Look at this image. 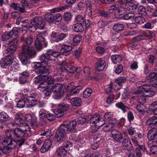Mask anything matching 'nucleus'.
I'll return each instance as SVG.
<instances>
[{"label":"nucleus","instance_id":"774afa93","mask_svg":"<svg viewBox=\"0 0 157 157\" xmlns=\"http://www.w3.org/2000/svg\"><path fill=\"white\" fill-rule=\"evenodd\" d=\"M40 117L44 119L46 117L47 114L45 111L43 109H41L39 113Z\"/></svg>","mask_w":157,"mask_h":157},{"label":"nucleus","instance_id":"680f3d73","mask_svg":"<svg viewBox=\"0 0 157 157\" xmlns=\"http://www.w3.org/2000/svg\"><path fill=\"white\" fill-rule=\"evenodd\" d=\"M135 21L136 23L141 24L145 21V19L142 17H137L135 19Z\"/></svg>","mask_w":157,"mask_h":157},{"label":"nucleus","instance_id":"603ef678","mask_svg":"<svg viewBox=\"0 0 157 157\" xmlns=\"http://www.w3.org/2000/svg\"><path fill=\"white\" fill-rule=\"evenodd\" d=\"M12 7L14 9L17 10L18 11H20L21 12L23 13H25V10L24 7H21L18 6L17 5L15 4V3H13L12 5Z\"/></svg>","mask_w":157,"mask_h":157},{"label":"nucleus","instance_id":"ddd939ff","mask_svg":"<svg viewBox=\"0 0 157 157\" xmlns=\"http://www.w3.org/2000/svg\"><path fill=\"white\" fill-rule=\"evenodd\" d=\"M35 45L37 49H40L42 47H46L47 44L45 42L44 37L41 35H39L37 36Z\"/></svg>","mask_w":157,"mask_h":157},{"label":"nucleus","instance_id":"c9c22d12","mask_svg":"<svg viewBox=\"0 0 157 157\" xmlns=\"http://www.w3.org/2000/svg\"><path fill=\"white\" fill-rule=\"evenodd\" d=\"M20 31V29L17 27H14L11 31L9 33L11 37L16 39L18 36V33Z\"/></svg>","mask_w":157,"mask_h":157},{"label":"nucleus","instance_id":"0eeeda50","mask_svg":"<svg viewBox=\"0 0 157 157\" xmlns=\"http://www.w3.org/2000/svg\"><path fill=\"white\" fill-rule=\"evenodd\" d=\"M88 120H90L91 126H94L97 128H99L103 125L101 123V121L99 115L96 114L93 115H90L89 116Z\"/></svg>","mask_w":157,"mask_h":157},{"label":"nucleus","instance_id":"4468645a","mask_svg":"<svg viewBox=\"0 0 157 157\" xmlns=\"http://www.w3.org/2000/svg\"><path fill=\"white\" fill-rule=\"evenodd\" d=\"M140 37H137L138 40H144L148 38L151 39L155 37V32L147 30L139 34Z\"/></svg>","mask_w":157,"mask_h":157},{"label":"nucleus","instance_id":"a19ab883","mask_svg":"<svg viewBox=\"0 0 157 157\" xmlns=\"http://www.w3.org/2000/svg\"><path fill=\"white\" fill-rule=\"evenodd\" d=\"M124 28L123 25L121 24L117 23L115 24L113 26V30L114 31L117 33L122 31Z\"/></svg>","mask_w":157,"mask_h":157},{"label":"nucleus","instance_id":"c03bdc74","mask_svg":"<svg viewBox=\"0 0 157 157\" xmlns=\"http://www.w3.org/2000/svg\"><path fill=\"white\" fill-rule=\"evenodd\" d=\"M66 91L65 86L59 84V98L63 97Z\"/></svg>","mask_w":157,"mask_h":157},{"label":"nucleus","instance_id":"b1692460","mask_svg":"<svg viewBox=\"0 0 157 157\" xmlns=\"http://www.w3.org/2000/svg\"><path fill=\"white\" fill-rule=\"evenodd\" d=\"M25 120L29 122L31 126H33L36 123V118L34 114H27L25 116Z\"/></svg>","mask_w":157,"mask_h":157},{"label":"nucleus","instance_id":"72a5a7b5","mask_svg":"<svg viewBox=\"0 0 157 157\" xmlns=\"http://www.w3.org/2000/svg\"><path fill=\"white\" fill-rule=\"evenodd\" d=\"M72 28L74 30L77 32H81L84 30V28L81 23H77L74 24Z\"/></svg>","mask_w":157,"mask_h":157},{"label":"nucleus","instance_id":"39448f33","mask_svg":"<svg viewBox=\"0 0 157 157\" xmlns=\"http://www.w3.org/2000/svg\"><path fill=\"white\" fill-rule=\"evenodd\" d=\"M6 137H10L12 140H14L13 139L17 137H21L23 136H26V135L22 131V130L20 128H16L13 131L11 130H8L6 131Z\"/></svg>","mask_w":157,"mask_h":157},{"label":"nucleus","instance_id":"473e14b6","mask_svg":"<svg viewBox=\"0 0 157 157\" xmlns=\"http://www.w3.org/2000/svg\"><path fill=\"white\" fill-rule=\"evenodd\" d=\"M71 147L72 144L71 143L68 141L65 142L63 144V146H61L60 147H59V151H60V153L62 152L61 154L65 155L66 152V150L65 149V148H67L69 146Z\"/></svg>","mask_w":157,"mask_h":157},{"label":"nucleus","instance_id":"412c9836","mask_svg":"<svg viewBox=\"0 0 157 157\" xmlns=\"http://www.w3.org/2000/svg\"><path fill=\"white\" fill-rule=\"evenodd\" d=\"M61 49L59 54H61L63 55L67 56L70 53V51L72 49V47L67 45L62 44L61 45Z\"/></svg>","mask_w":157,"mask_h":157},{"label":"nucleus","instance_id":"09e8293b","mask_svg":"<svg viewBox=\"0 0 157 157\" xmlns=\"http://www.w3.org/2000/svg\"><path fill=\"white\" fill-rule=\"evenodd\" d=\"M51 132V129H49L45 128L41 131L40 135L42 136L47 137L49 135Z\"/></svg>","mask_w":157,"mask_h":157},{"label":"nucleus","instance_id":"1a4fd4ad","mask_svg":"<svg viewBox=\"0 0 157 157\" xmlns=\"http://www.w3.org/2000/svg\"><path fill=\"white\" fill-rule=\"evenodd\" d=\"M146 80H149V82L151 86L157 88V68L154 70V72L151 73L147 76Z\"/></svg>","mask_w":157,"mask_h":157},{"label":"nucleus","instance_id":"58836bf2","mask_svg":"<svg viewBox=\"0 0 157 157\" xmlns=\"http://www.w3.org/2000/svg\"><path fill=\"white\" fill-rule=\"evenodd\" d=\"M70 102L73 106H79L82 103V101L80 98H74L71 100Z\"/></svg>","mask_w":157,"mask_h":157},{"label":"nucleus","instance_id":"2eb2a0df","mask_svg":"<svg viewBox=\"0 0 157 157\" xmlns=\"http://www.w3.org/2000/svg\"><path fill=\"white\" fill-rule=\"evenodd\" d=\"M47 65H45L41 61L40 62L37 63L35 66L40 75H41L42 74L48 73V69L46 67Z\"/></svg>","mask_w":157,"mask_h":157},{"label":"nucleus","instance_id":"6e6552de","mask_svg":"<svg viewBox=\"0 0 157 157\" xmlns=\"http://www.w3.org/2000/svg\"><path fill=\"white\" fill-rule=\"evenodd\" d=\"M46 82L44 81L40 83L38 89L40 91H43L46 96H49L51 94V92L53 91V88L49 87Z\"/></svg>","mask_w":157,"mask_h":157},{"label":"nucleus","instance_id":"aec40b11","mask_svg":"<svg viewBox=\"0 0 157 157\" xmlns=\"http://www.w3.org/2000/svg\"><path fill=\"white\" fill-rule=\"evenodd\" d=\"M13 56L9 55H7L6 57L2 61L1 63V66L3 68H6L8 67V68L9 66L12 63L13 58L12 57Z\"/></svg>","mask_w":157,"mask_h":157},{"label":"nucleus","instance_id":"e433bc0d","mask_svg":"<svg viewBox=\"0 0 157 157\" xmlns=\"http://www.w3.org/2000/svg\"><path fill=\"white\" fill-rule=\"evenodd\" d=\"M19 126L20 127V128L26 135V133L30 131V128L29 125L26 123L23 122L20 124Z\"/></svg>","mask_w":157,"mask_h":157},{"label":"nucleus","instance_id":"f3484780","mask_svg":"<svg viewBox=\"0 0 157 157\" xmlns=\"http://www.w3.org/2000/svg\"><path fill=\"white\" fill-rule=\"evenodd\" d=\"M59 18V14L58 13L56 15L55 17L52 14L50 13H48L44 15V18L46 21L49 23H51L55 20V24L57 25L58 24Z\"/></svg>","mask_w":157,"mask_h":157},{"label":"nucleus","instance_id":"f03ea898","mask_svg":"<svg viewBox=\"0 0 157 157\" xmlns=\"http://www.w3.org/2000/svg\"><path fill=\"white\" fill-rule=\"evenodd\" d=\"M11 138L6 136L0 140V142L4 147L3 148H0V150L5 154L9 153L12 149L16 147V143L14 140H12Z\"/></svg>","mask_w":157,"mask_h":157},{"label":"nucleus","instance_id":"20e7f679","mask_svg":"<svg viewBox=\"0 0 157 157\" xmlns=\"http://www.w3.org/2000/svg\"><path fill=\"white\" fill-rule=\"evenodd\" d=\"M59 56V53L58 52L53 51L52 49L48 50L45 54L41 55L40 58V61H42L43 63L45 65L48 64L47 60H55V59L53 57L57 58Z\"/></svg>","mask_w":157,"mask_h":157},{"label":"nucleus","instance_id":"a18cd8bd","mask_svg":"<svg viewBox=\"0 0 157 157\" xmlns=\"http://www.w3.org/2000/svg\"><path fill=\"white\" fill-rule=\"evenodd\" d=\"M111 59L113 62L116 64L121 62L122 58L121 57L118 55H113L111 56Z\"/></svg>","mask_w":157,"mask_h":157},{"label":"nucleus","instance_id":"4be33fe9","mask_svg":"<svg viewBox=\"0 0 157 157\" xmlns=\"http://www.w3.org/2000/svg\"><path fill=\"white\" fill-rule=\"evenodd\" d=\"M52 146L51 141L49 140H46L40 149L42 153H45L49 150Z\"/></svg>","mask_w":157,"mask_h":157},{"label":"nucleus","instance_id":"f8f14e48","mask_svg":"<svg viewBox=\"0 0 157 157\" xmlns=\"http://www.w3.org/2000/svg\"><path fill=\"white\" fill-rule=\"evenodd\" d=\"M118 2L121 5H124V8L129 11L134 10L137 8V6L134 3H128L127 0H118Z\"/></svg>","mask_w":157,"mask_h":157},{"label":"nucleus","instance_id":"37998d69","mask_svg":"<svg viewBox=\"0 0 157 157\" xmlns=\"http://www.w3.org/2000/svg\"><path fill=\"white\" fill-rule=\"evenodd\" d=\"M140 37L139 35L136 37H134L132 39V43L130 44L128 46V48L129 49V48H135L137 46V44L136 43L142 40H138L137 39V37Z\"/></svg>","mask_w":157,"mask_h":157},{"label":"nucleus","instance_id":"3c124183","mask_svg":"<svg viewBox=\"0 0 157 157\" xmlns=\"http://www.w3.org/2000/svg\"><path fill=\"white\" fill-rule=\"evenodd\" d=\"M26 102V99L25 98L24 99L20 100L17 103V106L19 108H23Z\"/></svg>","mask_w":157,"mask_h":157},{"label":"nucleus","instance_id":"9d476101","mask_svg":"<svg viewBox=\"0 0 157 157\" xmlns=\"http://www.w3.org/2000/svg\"><path fill=\"white\" fill-rule=\"evenodd\" d=\"M59 70L63 72V74L66 72L72 73H74L75 67L71 65L68 66L67 65L66 62L64 61H62V63H59Z\"/></svg>","mask_w":157,"mask_h":157},{"label":"nucleus","instance_id":"0e129e2a","mask_svg":"<svg viewBox=\"0 0 157 157\" xmlns=\"http://www.w3.org/2000/svg\"><path fill=\"white\" fill-rule=\"evenodd\" d=\"M52 37L55 39L54 41L58 42L59 41V34L58 33L53 32L51 34Z\"/></svg>","mask_w":157,"mask_h":157},{"label":"nucleus","instance_id":"de8ad7c7","mask_svg":"<svg viewBox=\"0 0 157 157\" xmlns=\"http://www.w3.org/2000/svg\"><path fill=\"white\" fill-rule=\"evenodd\" d=\"M19 57L22 63L24 65H25L27 64L28 63V57L23 55V54H19Z\"/></svg>","mask_w":157,"mask_h":157},{"label":"nucleus","instance_id":"c85d7f7f","mask_svg":"<svg viewBox=\"0 0 157 157\" xmlns=\"http://www.w3.org/2000/svg\"><path fill=\"white\" fill-rule=\"evenodd\" d=\"M69 108V106L67 104L65 103L59 104V117H62Z\"/></svg>","mask_w":157,"mask_h":157},{"label":"nucleus","instance_id":"4c0bfd02","mask_svg":"<svg viewBox=\"0 0 157 157\" xmlns=\"http://www.w3.org/2000/svg\"><path fill=\"white\" fill-rule=\"evenodd\" d=\"M82 88V87L81 86H77L74 89L69 91V94H66V96L68 97L69 95L74 96L75 94H78L80 90H81Z\"/></svg>","mask_w":157,"mask_h":157},{"label":"nucleus","instance_id":"052dcab7","mask_svg":"<svg viewBox=\"0 0 157 157\" xmlns=\"http://www.w3.org/2000/svg\"><path fill=\"white\" fill-rule=\"evenodd\" d=\"M82 38V36L80 35H75L73 38L74 42L77 44L79 43Z\"/></svg>","mask_w":157,"mask_h":157},{"label":"nucleus","instance_id":"c756f323","mask_svg":"<svg viewBox=\"0 0 157 157\" xmlns=\"http://www.w3.org/2000/svg\"><path fill=\"white\" fill-rule=\"evenodd\" d=\"M122 144L124 147L127 150L132 149V145L130 140L124 139L122 141Z\"/></svg>","mask_w":157,"mask_h":157},{"label":"nucleus","instance_id":"cd10ccee","mask_svg":"<svg viewBox=\"0 0 157 157\" xmlns=\"http://www.w3.org/2000/svg\"><path fill=\"white\" fill-rule=\"evenodd\" d=\"M77 122L75 120L71 121L69 123L67 124L68 131L71 132H75Z\"/></svg>","mask_w":157,"mask_h":157},{"label":"nucleus","instance_id":"a878e982","mask_svg":"<svg viewBox=\"0 0 157 157\" xmlns=\"http://www.w3.org/2000/svg\"><path fill=\"white\" fill-rule=\"evenodd\" d=\"M157 129L152 128L148 132L147 136V138L149 140H155L157 138Z\"/></svg>","mask_w":157,"mask_h":157},{"label":"nucleus","instance_id":"69168bd1","mask_svg":"<svg viewBox=\"0 0 157 157\" xmlns=\"http://www.w3.org/2000/svg\"><path fill=\"white\" fill-rule=\"evenodd\" d=\"M135 16V15L134 13H130L125 15L124 16V18L125 20H128L134 18Z\"/></svg>","mask_w":157,"mask_h":157},{"label":"nucleus","instance_id":"393cba45","mask_svg":"<svg viewBox=\"0 0 157 157\" xmlns=\"http://www.w3.org/2000/svg\"><path fill=\"white\" fill-rule=\"evenodd\" d=\"M23 115L22 114L19 113L15 115V118L14 119V122L11 124L13 126H20V124L23 123L21 122V120L23 118Z\"/></svg>","mask_w":157,"mask_h":157},{"label":"nucleus","instance_id":"864d4df0","mask_svg":"<svg viewBox=\"0 0 157 157\" xmlns=\"http://www.w3.org/2000/svg\"><path fill=\"white\" fill-rule=\"evenodd\" d=\"M138 11L139 14L142 16H145L147 14L145 8L142 6H140L138 9Z\"/></svg>","mask_w":157,"mask_h":157},{"label":"nucleus","instance_id":"f704fd0d","mask_svg":"<svg viewBox=\"0 0 157 157\" xmlns=\"http://www.w3.org/2000/svg\"><path fill=\"white\" fill-rule=\"evenodd\" d=\"M27 104L28 107L31 108L36 105L38 102V99L26 98Z\"/></svg>","mask_w":157,"mask_h":157},{"label":"nucleus","instance_id":"6e6d98bb","mask_svg":"<svg viewBox=\"0 0 157 157\" xmlns=\"http://www.w3.org/2000/svg\"><path fill=\"white\" fill-rule=\"evenodd\" d=\"M63 19L66 21L70 20L71 18V13L69 12L64 13L63 16Z\"/></svg>","mask_w":157,"mask_h":157},{"label":"nucleus","instance_id":"338daca9","mask_svg":"<svg viewBox=\"0 0 157 157\" xmlns=\"http://www.w3.org/2000/svg\"><path fill=\"white\" fill-rule=\"evenodd\" d=\"M127 118L128 121L129 122L133 121L134 119V117L131 111H129L127 113Z\"/></svg>","mask_w":157,"mask_h":157},{"label":"nucleus","instance_id":"7ed1b4c3","mask_svg":"<svg viewBox=\"0 0 157 157\" xmlns=\"http://www.w3.org/2000/svg\"><path fill=\"white\" fill-rule=\"evenodd\" d=\"M45 25V22L41 17L36 16L33 18L29 25V30L34 32L37 29H43Z\"/></svg>","mask_w":157,"mask_h":157},{"label":"nucleus","instance_id":"5701e85b","mask_svg":"<svg viewBox=\"0 0 157 157\" xmlns=\"http://www.w3.org/2000/svg\"><path fill=\"white\" fill-rule=\"evenodd\" d=\"M12 40L9 43V44L10 46L6 49V51L8 52L12 53L16 50V44L17 43V41L16 39Z\"/></svg>","mask_w":157,"mask_h":157},{"label":"nucleus","instance_id":"7c9ffc66","mask_svg":"<svg viewBox=\"0 0 157 157\" xmlns=\"http://www.w3.org/2000/svg\"><path fill=\"white\" fill-rule=\"evenodd\" d=\"M20 40L21 42H24V44L26 45L30 46L33 41V38L31 36H29L25 39V36H22Z\"/></svg>","mask_w":157,"mask_h":157},{"label":"nucleus","instance_id":"a211bd4d","mask_svg":"<svg viewBox=\"0 0 157 157\" xmlns=\"http://www.w3.org/2000/svg\"><path fill=\"white\" fill-rule=\"evenodd\" d=\"M106 63L104 59L102 58L98 59L96 63L95 70L96 71H101L104 70L105 68Z\"/></svg>","mask_w":157,"mask_h":157},{"label":"nucleus","instance_id":"13d9d810","mask_svg":"<svg viewBox=\"0 0 157 157\" xmlns=\"http://www.w3.org/2000/svg\"><path fill=\"white\" fill-rule=\"evenodd\" d=\"M157 118V116H153L150 118L147 122V124L149 126L151 125H154V121Z\"/></svg>","mask_w":157,"mask_h":157},{"label":"nucleus","instance_id":"79ce46f5","mask_svg":"<svg viewBox=\"0 0 157 157\" xmlns=\"http://www.w3.org/2000/svg\"><path fill=\"white\" fill-rule=\"evenodd\" d=\"M115 106L118 108L121 109L124 113L126 112V109H128V107L122 101L117 103L115 104Z\"/></svg>","mask_w":157,"mask_h":157},{"label":"nucleus","instance_id":"5fc2aeb1","mask_svg":"<svg viewBox=\"0 0 157 157\" xmlns=\"http://www.w3.org/2000/svg\"><path fill=\"white\" fill-rule=\"evenodd\" d=\"M9 119V117L6 113L4 112L0 113V120L2 121H6Z\"/></svg>","mask_w":157,"mask_h":157},{"label":"nucleus","instance_id":"ea45409f","mask_svg":"<svg viewBox=\"0 0 157 157\" xmlns=\"http://www.w3.org/2000/svg\"><path fill=\"white\" fill-rule=\"evenodd\" d=\"M126 78L123 77H121L117 78L115 80L114 83L113 85V87L116 85V83L118 86H121L123 83H125L126 81Z\"/></svg>","mask_w":157,"mask_h":157},{"label":"nucleus","instance_id":"dca6fc26","mask_svg":"<svg viewBox=\"0 0 157 157\" xmlns=\"http://www.w3.org/2000/svg\"><path fill=\"white\" fill-rule=\"evenodd\" d=\"M112 86L111 85H110L105 88L106 93L109 94L106 98L105 103L109 105L111 104L114 100V95L112 91Z\"/></svg>","mask_w":157,"mask_h":157},{"label":"nucleus","instance_id":"2f4dec72","mask_svg":"<svg viewBox=\"0 0 157 157\" xmlns=\"http://www.w3.org/2000/svg\"><path fill=\"white\" fill-rule=\"evenodd\" d=\"M139 87H141L142 90H138L136 91L135 93V94H139L141 93L142 92H144L146 93V92H147L148 90L150 89V86L148 84H144L142 85L141 86H139Z\"/></svg>","mask_w":157,"mask_h":157},{"label":"nucleus","instance_id":"8fccbe9b","mask_svg":"<svg viewBox=\"0 0 157 157\" xmlns=\"http://www.w3.org/2000/svg\"><path fill=\"white\" fill-rule=\"evenodd\" d=\"M77 124L82 125L88 123V120L84 117H79L76 121Z\"/></svg>","mask_w":157,"mask_h":157},{"label":"nucleus","instance_id":"49530a36","mask_svg":"<svg viewBox=\"0 0 157 157\" xmlns=\"http://www.w3.org/2000/svg\"><path fill=\"white\" fill-rule=\"evenodd\" d=\"M92 92V90L90 88H86L83 92L82 95L83 97L85 98L89 97Z\"/></svg>","mask_w":157,"mask_h":157},{"label":"nucleus","instance_id":"9b49d317","mask_svg":"<svg viewBox=\"0 0 157 157\" xmlns=\"http://www.w3.org/2000/svg\"><path fill=\"white\" fill-rule=\"evenodd\" d=\"M68 131L67 124H63L59 126V143L67 139L65 132Z\"/></svg>","mask_w":157,"mask_h":157},{"label":"nucleus","instance_id":"f257e3e1","mask_svg":"<svg viewBox=\"0 0 157 157\" xmlns=\"http://www.w3.org/2000/svg\"><path fill=\"white\" fill-rule=\"evenodd\" d=\"M44 81L47 82L49 87L53 88V98L56 99H59V81L58 80H54L51 76L44 75Z\"/></svg>","mask_w":157,"mask_h":157},{"label":"nucleus","instance_id":"4d7b16f0","mask_svg":"<svg viewBox=\"0 0 157 157\" xmlns=\"http://www.w3.org/2000/svg\"><path fill=\"white\" fill-rule=\"evenodd\" d=\"M97 72V71H96L95 73V76L94 77L90 76L89 77L90 79H94L98 81L101 79V74H99Z\"/></svg>","mask_w":157,"mask_h":157},{"label":"nucleus","instance_id":"bb28decb","mask_svg":"<svg viewBox=\"0 0 157 157\" xmlns=\"http://www.w3.org/2000/svg\"><path fill=\"white\" fill-rule=\"evenodd\" d=\"M18 68V61L16 58L13 59V60L10 65L9 66L8 69L9 71H15Z\"/></svg>","mask_w":157,"mask_h":157},{"label":"nucleus","instance_id":"e2e57ef3","mask_svg":"<svg viewBox=\"0 0 157 157\" xmlns=\"http://www.w3.org/2000/svg\"><path fill=\"white\" fill-rule=\"evenodd\" d=\"M38 94L36 91H31L30 92V95L27 98L38 99Z\"/></svg>","mask_w":157,"mask_h":157},{"label":"nucleus","instance_id":"423d86ee","mask_svg":"<svg viewBox=\"0 0 157 157\" xmlns=\"http://www.w3.org/2000/svg\"><path fill=\"white\" fill-rule=\"evenodd\" d=\"M36 53L33 47L31 46L24 44L22 47V52L20 54H23L29 58H31Z\"/></svg>","mask_w":157,"mask_h":157},{"label":"nucleus","instance_id":"bf43d9fd","mask_svg":"<svg viewBox=\"0 0 157 157\" xmlns=\"http://www.w3.org/2000/svg\"><path fill=\"white\" fill-rule=\"evenodd\" d=\"M99 15L102 17H110V13L103 10H100L99 12Z\"/></svg>","mask_w":157,"mask_h":157},{"label":"nucleus","instance_id":"6ab92c4d","mask_svg":"<svg viewBox=\"0 0 157 157\" xmlns=\"http://www.w3.org/2000/svg\"><path fill=\"white\" fill-rule=\"evenodd\" d=\"M110 134L112 137L117 142H120L123 139V135L121 133L116 129L112 130Z\"/></svg>","mask_w":157,"mask_h":157}]
</instances>
